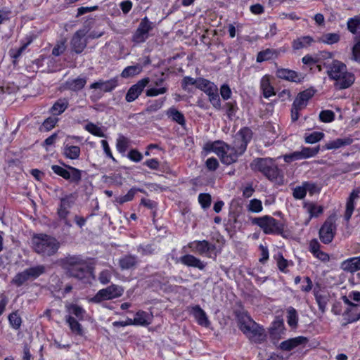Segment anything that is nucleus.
I'll return each instance as SVG.
<instances>
[{
    "label": "nucleus",
    "mask_w": 360,
    "mask_h": 360,
    "mask_svg": "<svg viewBox=\"0 0 360 360\" xmlns=\"http://www.w3.org/2000/svg\"><path fill=\"white\" fill-rule=\"evenodd\" d=\"M326 72L329 79L333 81V86L337 90L349 88L354 83L355 75L348 71L342 62L334 60L326 66Z\"/></svg>",
    "instance_id": "nucleus-1"
},
{
    "label": "nucleus",
    "mask_w": 360,
    "mask_h": 360,
    "mask_svg": "<svg viewBox=\"0 0 360 360\" xmlns=\"http://www.w3.org/2000/svg\"><path fill=\"white\" fill-rule=\"evenodd\" d=\"M239 329L252 342L261 344L266 341L264 329L257 324L245 310L236 311Z\"/></svg>",
    "instance_id": "nucleus-2"
},
{
    "label": "nucleus",
    "mask_w": 360,
    "mask_h": 360,
    "mask_svg": "<svg viewBox=\"0 0 360 360\" xmlns=\"http://www.w3.org/2000/svg\"><path fill=\"white\" fill-rule=\"evenodd\" d=\"M34 251L42 257L56 255L60 246L59 241L53 236L40 233L34 235L32 238Z\"/></svg>",
    "instance_id": "nucleus-3"
},
{
    "label": "nucleus",
    "mask_w": 360,
    "mask_h": 360,
    "mask_svg": "<svg viewBox=\"0 0 360 360\" xmlns=\"http://www.w3.org/2000/svg\"><path fill=\"white\" fill-rule=\"evenodd\" d=\"M207 147L219 157L222 163L228 165L235 162L238 156L243 154L239 153V149L234 145L231 147L219 141L207 145Z\"/></svg>",
    "instance_id": "nucleus-4"
},
{
    "label": "nucleus",
    "mask_w": 360,
    "mask_h": 360,
    "mask_svg": "<svg viewBox=\"0 0 360 360\" xmlns=\"http://www.w3.org/2000/svg\"><path fill=\"white\" fill-rule=\"evenodd\" d=\"M63 266L69 276L78 279H82L87 274V263L80 256L67 257L63 262Z\"/></svg>",
    "instance_id": "nucleus-5"
},
{
    "label": "nucleus",
    "mask_w": 360,
    "mask_h": 360,
    "mask_svg": "<svg viewBox=\"0 0 360 360\" xmlns=\"http://www.w3.org/2000/svg\"><path fill=\"white\" fill-rule=\"evenodd\" d=\"M250 167L254 171H259L263 173L268 179H276L279 172L270 158H256L250 163Z\"/></svg>",
    "instance_id": "nucleus-6"
},
{
    "label": "nucleus",
    "mask_w": 360,
    "mask_h": 360,
    "mask_svg": "<svg viewBox=\"0 0 360 360\" xmlns=\"http://www.w3.org/2000/svg\"><path fill=\"white\" fill-rule=\"evenodd\" d=\"M252 223L259 226L266 234H281L284 227L281 222L270 216L255 217Z\"/></svg>",
    "instance_id": "nucleus-7"
},
{
    "label": "nucleus",
    "mask_w": 360,
    "mask_h": 360,
    "mask_svg": "<svg viewBox=\"0 0 360 360\" xmlns=\"http://www.w3.org/2000/svg\"><path fill=\"white\" fill-rule=\"evenodd\" d=\"M124 290L122 286L112 284L105 288L98 290L90 301L94 303H99L104 300L118 298L123 295Z\"/></svg>",
    "instance_id": "nucleus-8"
},
{
    "label": "nucleus",
    "mask_w": 360,
    "mask_h": 360,
    "mask_svg": "<svg viewBox=\"0 0 360 360\" xmlns=\"http://www.w3.org/2000/svg\"><path fill=\"white\" fill-rule=\"evenodd\" d=\"M65 166L66 168L54 165L51 166V169L55 174L60 176L65 180L78 184L82 179V171L72 166Z\"/></svg>",
    "instance_id": "nucleus-9"
},
{
    "label": "nucleus",
    "mask_w": 360,
    "mask_h": 360,
    "mask_svg": "<svg viewBox=\"0 0 360 360\" xmlns=\"http://www.w3.org/2000/svg\"><path fill=\"white\" fill-rule=\"evenodd\" d=\"M153 28V24L147 17L143 18L132 36V41L135 43L144 42L149 36V32Z\"/></svg>",
    "instance_id": "nucleus-10"
},
{
    "label": "nucleus",
    "mask_w": 360,
    "mask_h": 360,
    "mask_svg": "<svg viewBox=\"0 0 360 360\" xmlns=\"http://www.w3.org/2000/svg\"><path fill=\"white\" fill-rule=\"evenodd\" d=\"M188 248L192 252L207 257H212V253L216 249L215 245L209 243L206 240L191 242L188 244Z\"/></svg>",
    "instance_id": "nucleus-11"
},
{
    "label": "nucleus",
    "mask_w": 360,
    "mask_h": 360,
    "mask_svg": "<svg viewBox=\"0 0 360 360\" xmlns=\"http://www.w3.org/2000/svg\"><path fill=\"white\" fill-rule=\"evenodd\" d=\"M86 34V29H80L75 32L70 40L71 49L77 54L81 53L87 46Z\"/></svg>",
    "instance_id": "nucleus-12"
},
{
    "label": "nucleus",
    "mask_w": 360,
    "mask_h": 360,
    "mask_svg": "<svg viewBox=\"0 0 360 360\" xmlns=\"http://www.w3.org/2000/svg\"><path fill=\"white\" fill-rule=\"evenodd\" d=\"M335 229V217H330L324 222L319 230L321 240L325 244L330 243L334 238Z\"/></svg>",
    "instance_id": "nucleus-13"
},
{
    "label": "nucleus",
    "mask_w": 360,
    "mask_h": 360,
    "mask_svg": "<svg viewBox=\"0 0 360 360\" xmlns=\"http://www.w3.org/2000/svg\"><path fill=\"white\" fill-rule=\"evenodd\" d=\"M251 139V130L248 128H243L236 134L233 144L236 148L239 149V153H243Z\"/></svg>",
    "instance_id": "nucleus-14"
},
{
    "label": "nucleus",
    "mask_w": 360,
    "mask_h": 360,
    "mask_svg": "<svg viewBox=\"0 0 360 360\" xmlns=\"http://www.w3.org/2000/svg\"><path fill=\"white\" fill-rule=\"evenodd\" d=\"M148 77H145L138 81L132 85L127 92L125 99L128 103L134 101L143 92L145 87L149 84Z\"/></svg>",
    "instance_id": "nucleus-15"
},
{
    "label": "nucleus",
    "mask_w": 360,
    "mask_h": 360,
    "mask_svg": "<svg viewBox=\"0 0 360 360\" xmlns=\"http://www.w3.org/2000/svg\"><path fill=\"white\" fill-rule=\"evenodd\" d=\"M319 146L314 148L303 147L300 151H295L292 154L285 156V162H289L293 160H302L314 157L319 152Z\"/></svg>",
    "instance_id": "nucleus-16"
},
{
    "label": "nucleus",
    "mask_w": 360,
    "mask_h": 360,
    "mask_svg": "<svg viewBox=\"0 0 360 360\" xmlns=\"http://www.w3.org/2000/svg\"><path fill=\"white\" fill-rule=\"evenodd\" d=\"M75 200L76 196L72 193L66 195L60 198V202L57 210L59 218L68 217L70 213L69 210L74 205Z\"/></svg>",
    "instance_id": "nucleus-17"
},
{
    "label": "nucleus",
    "mask_w": 360,
    "mask_h": 360,
    "mask_svg": "<svg viewBox=\"0 0 360 360\" xmlns=\"http://www.w3.org/2000/svg\"><path fill=\"white\" fill-rule=\"evenodd\" d=\"M343 302L349 306L345 315L347 316L345 318L349 323L354 322L360 319V305L353 304L351 302L347 296L342 297Z\"/></svg>",
    "instance_id": "nucleus-18"
},
{
    "label": "nucleus",
    "mask_w": 360,
    "mask_h": 360,
    "mask_svg": "<svg viewBox=\"0 0 360 360\" xmlns=\"http://www.w3.org/2000/svg\"><path fill=\"white\" fill-rule=\"evenodd\" d=\"M118 85V79L117 77L112 78L109 80L100 79L90 85V88L93 89H99L103 92H110L115 89Z\"/></svg>",
    "instance_id": "nucleus-19"
},
{
    "label": "nucleus",
    "mask_w": 360,
    "mask_h": 360,
    "mask_svg": "<svg viewBox=\"0 0 360 360\" xmlns=\"http://www.w3.org/2000/svg\"><path fill=\"white\" fill-rule=\"evenodd\" d=\"M359 198H360V188H357L351 192L347 200L345 213V219L346 221H348L350 219L355 207V200Z\"/></svg>",
    "instance_id": "nucleus-20"
},
{
    "label": "nucleus",
    "mask_w": 360,
    "mask_h": 360,
    "mask_svg": "<svg viewBox=\"0 0 360 360\" xmlns=\"http://www.w3.org/2000/svg\"><path fill=\"white\" fill-rule=\"evenodd\" d=\"M181 264L188 267L197 268L199 270H204L206 263L193 255H185L179 258Z\"/></svg>",
    "instance_id": "nucleus-21"
},
{
    "label": "nucleus",
    "mask_w": 360,
    "mask_h": 360,
    "mask_svg": "<svg viewBox=\"0 0 360 360\" xmlns=\"http://www.w3.org/2000/svg\"><path fill=\"white\" fill-rule=\"evenodd\" d=\"M307 342V339L303 336H299L288 339L280 344V349L283 351H291L297 346Z\"/></svg>",
    "instance_id": "nucleus-22"
},
{
    "label": "nucleus",
    "mask_w": 360,
    "mask_h": 360,
    "mask_svg": "<svg viewBox=\"0 0 360 360\" xmlns=\"http://www.w3.org/2000/svg\"><path fill=\"white\" fill-rule=\"evenodd\" d=\"M340 266L342 270L349 273H354L360 270V256L343 261Z\"/></svg>",
    "instance_id": "nucleus-23"
},
{
    "label": "nucleus",
    "mask_w": 360,
    "mask_h": 360,
    "mask_svg": "<svg viewBox=\"0 0 360 360\" xmlns=\"http://www.w3.org/2000/svg\"><path fill=\"white\" fill-rule=\"evenodd\" d=\"M191 313L193 314L198 324L203 326H209L210 321L206 313L199 305L192 307Z\"/></svg>",
    "instance_id": "nucleus-24"
},
{
    "label": "nucleus",
    "mask_w": 360,
    "mask_h": 360,
    "mask_svg": "<svg viewBox=\"0 0 360 360\" xmlns=\"http://www.w3.org/2000/svg\"><path fill=\"white\" fill-rule=\"evenodd\" d=\"M353 139L350 136L345 137L342 139H337L335 140L330 141L323 146L326 150L338 149L352 144Z\"/></svg>",
    "instance_id": "nucleus-25"
},
{
    "label": "nucleus",
    "mask_w": 360,
    "mask_h": 360,
    "mask_svg": "<svg viewBox=\"0 0 360 360\" xmlns=\"http://www.w3.org/2000/svg\"><path fill=\"white\" fill-rule=\"evenodd\" d=\"M314 96L311 90L307 89L300 93L295 98L292 105L296 108L303 109L307 104L308 101Z\"/></svg>",
    "instance_id": "nucleus-26"
},
{
    "label": "nucleus",
    "mask_w": 360,
    "mask_h": 360,
    "mask_svg": "<svg viewBox=\"0 0 360 360\" xmlns=\"http://www.w3.org/2000/svg\"><path fill=\"white\" fill-rule=\"evenodd\" d=\"M276 75L279 78L295 82H300L302 79V77L297 72L288 69L278 70L276 72Z\"/></svg>",
    "instance_id": "nucleus-27"
},
{
    "label": "nucleus",
    "mask_w": 360,
    "mask_h": 360,
    "mask_svg": "<svg viewBox=\"0 0 360 360\" xmlns=\"http://www.w3.org/2000/svg\"><path fill=\"white\" fill-rule=\"evenodd\" d=\"M260 89L266 98L276 94L274 88L271 84V77L269 75H266L262 77L260 81Z\"/></svg>",
    "instance_id": "nucleus-28"
},
{
    "label": "nucleus",
    "mask_w": 360,
    "mask_h": 360,
    "mask_svg": "<svg viewBox=\"0 0 360 360\" xmlns=\"http://www.w3.org/2000/svg\"><path fill=\"white\" fill-rule=\"evenodd\" d=\"M137 264V257L131 255H126L119 259V265L122 270L134 268Z\"/></svg>",
    "instance_id": "nucleus-29"
},
{
    "label": "nucleus",
    "mask_w": 360,
    "mask_h": 360,
    "mask_svg": "<svg viewBox=\"0 0 360 360\" xmlns=\"http://www.w3.org/2000/svg\"><path fill=\"white\" fill-rule=\"evenodd\" d=\"M81 153V150L79 146H72L69 143L65 144L63 147V155L70 160H77Z\"/></svg>",
    "instance_id": "nucleus-30"
},
{
    "label": "nucleus",
    "mask_w": 360,
    "mask_h": 360,
    "mask_svg": "<svg viewBox=\"0 0 360 360\" xmlns=\"http://www.w3.org/2000/svg\"><path fill=\"white\" fill-rule=\"evenodd\" d=\"M314 40L310 36H304L293 40L292 46L295 50H300L309 46Z\"/></svg>",
    "instance_id": "nucleus-31"
},
{
    "label": "nucleus",
    "mask_w": 360,
    "mask_h": 360,
    "mask_svg": "<svg viewBox=\"0 0 360 360\" xmlns=\"http://www.w3.org/2000/svg\"><path fill=\"white\" fill-rule=\"evenodd\" d=\"M316 301L319 305V310L324 313L326 309L328 302L329 301V295L326 292L316 291L314 292Z\"/></svg>",
    "instance_id": "nucleus-32"
},
{
    "label": "nucleus",
    "mask_w": 360,
    "mask_h": 360,
    "mask_svg": "<svg viewBox=\"0 0 360 360\" xmlns=\"http://www.w3.org/2000/svg\"><path fill=\"white\" fill-rule=\"evenodd\" d=\"M134 321L136 325L148 326L151 323L152 316L144 311H139L135 314Z\"/></svg>",
    "instance_id": "nucleus-33"
},
{
    "label": "nucleus",
    "mask_w": 360,
    "mask_h": 360,
    "mask_svg": "<svg viewBox=\"0 0 360 360\" xmlns=\"http://www.w3.org/2000/svg\"><path fill=\"white\" fill-rule=\"evenodd\" d=\"M86 83V78L77 77L74 79L68 80L66 82V86L68 89L77 91L82 89L85 86Z\"/></svg>",
    "instance_id": "nucleus-34"
},
{
    "label": "nucleus",
    "mask_w": 360,
    "mask_h": 360,
    "mask_svg": "<svg viewBox=\"0 0 360 360\" xmlns=\"http://www.w3.org/2000/svg\"><path fill=\"white\" fill-rule=\"evenodd\" d=\"M25 270L30 279H35L45 273L46 267L44 265H37Z\"/></svg>",
    "instance_id": "nucleus-35"
},
{
    "label": "nucleus",
    "mask_w": 360,
    "mask_h": 360,
    "mask_svg": "<svg viewBox=\"0 0 360 360\" xmlns=\"http://www.w3.org/2000/svg\"><path fill=\"white\" fill-rule=\"evenodd\" d=\"M68 104V101L65 98L58 100L51 108L52 113L54 115H60L67 109Z\"/></svg>",
    "instance_id": "nucleus-36"
},
{
    "label": "nucleus",
    "mask_w": 360,
    "mask_h": 360,
    "mask_svg": "<svg viewBox=\"0 0 360 360\" xmlns=\"http://www.w3.org/2000/svg\"><path fill=\"white\" fill-rule=\"evenodd\" d=\"M65 320L72 333L76 335H82L83 330L82 325L75 318L71 316H68Z\"/></svg>",
    "instance_id": "nucleus-37"
},
{
    "label": "nucleus",
    "mask_w": 360,
    "mask_h": 360,
    "mask_svg": "<svg viewBox=\"0 0 360 360\" xmlns=\"http://www.w3.org/2000/svg\"><path fill=\"white\" fill-rule=\"evenodd\" d=\"M217 88V86L213 82L204 78H200L198 89L203 91L207 95L212 93Z\"/></svg>",
    "instance_id": "nucleus-38"
},
{
    "label": "nucleus",
    "mask_w": 360,
    "mask_h": 360,
    "mask_svg": "<svg viewBox=\"0 0 360 360\" xmlns=\"http://www.w3.org/2000/svg\"><path fill=\"white\" fill-rule=\"evenodd\" d=\"M167 115L169 117H170L173 121L177 122L179 124L183 126L185 124V118L184 115L174 108H169Z\"/></svg>",
    "instance_id": "nucleus-39"
},
{
    "label": "nucleus",
    "mask_w": 360,
    "mask_h": 360,
    "mask_svg": "<svg viewBox=\"0 0 360 360\" xmlns=\"http://www.w3.org/2000/svg\"><path fill=\"white\" fill-rule=\"evenodd\" d=\"M340 39L338 33H325L321 35L319 41L326 44H333L338 42Z\"/></svg>",
    "instance_id": "nucleus-40"
},
{
    "label": "nucleus",
    "mask_w": 360,
    "mask_h": 360,
    "mask_svg": "<svg viewBox=\"0 0 360 360\" xmlns=\"http://www.w3.org/2000/svg\"><path fill=\"white\" fill-rule=\"evenodd\" d=\"M287 322L292 328H295L297 326L298 316L297 311L292 307H290L287 309Z\"/></svg>",
    "instance_id": "nucleus-41"
},
{
    "label": "nucleus",
    "mask_w": 360,
    "mask_h": 360,
    "mask_svg": "<svg viewBox=\"0 0 360 360\" xmlns=\"http://www.w3.org/2000/svg\"><path fill=\"white\" fill-rule=\"evenodd\" d=\"M304 208L310 214V217H318L323 212V207L321 206L316 205L312 202L305 204Z\"/></svg>",
    "instance_id": "nucleus-42"
},
{
    "label": "nucleus",
    "mask_w": 360,
    "mask_h": 360,
    "mask_svg": "<svg viewBox=\"0 0 360 360\" xmlns=\"http://www.w3.org/2000/svg\"><path fill=\"white\" fill-rule=\"evenodd\" d=\"M67 308L70 313L74 314L79 320L84 319L86 311L82 307L75 304H71L68 305Z\"/></svg>",
    "instance_id": "nucleus-43"
},
{
    "label": "nucleus",
    "mask_w": 360,
    "mask_h": 360,
    "mask_svg": "<svg viewBox=\"0 0 360 360\" xmlns=\"http://www.w3.org/2000/svg\"><path fill=\"white\" fill-rule=\"evenodd\" d=\"M141 71L140 65H131L125 68L121 73V76L124 78L132 77L139 74Z\"/></svg>",
    "instance_id": "nucleus-44"
},
{
    "label": "nucleus",
    "mask_w": 360,
    "mask_h": 360,
    "mask_svg": "<svg viewBox=\"0 0 360 360\" xmlns=\"http://www.w3.org/2000/svg\"><path fill=\"white\" fill-rule=\"evenodd\" d=\"M129 140L123 135H120L117 139L116 147L120 153H124L129 146Z\"/></svg>",
    "instance_id": "nucleus-45"
},
{
    "label": "nucleus",
    "mask_w": 360,
    "mask_h": 360,
    "mask_svg": "<svg viewBox=\"0 0 360 360\" xmlns=\"http://www.w3.org/2000/svg\"><path fill=\"white\" fill-rule=\"evenodd\" d=\"M84 129L91 134L98 137H105V134L101 127L92 122L85 125Z\"/></svg>",
    "instance_id": "nucleus-46"
},
{
    "label": "nucleus",
    "mask_w": 360,
    "mask_h": 360,
    "mask_svg": "<svg viewBox=\"0 0 360 360\" xmlns=\"http://www.w3.org/2000/svg\"><path fill=\"white\" fill-rule=\"evenodd\" d=\"M28 280H30V278L25 270H24L22 272L18 273L12 279L11 283L17 287H20Z\"/></svg>",
    "instance_id": "nucleus-47"
},
{
    "label": "nucleus",
    "mask_w": 360,
    "mask_h": 360,
    "mask_svg": "<svg viewBox=\"0 0 360 360\" xmlns=\"http://www.w3.org/2000/svg\"><path fill=\"white\" fill-rule=\"evenodd\" d=\"M137 191H142V190L137 189L135 188H131L126 195H121L117 198V202H118L119 204H123L126 202L131 201L134 198Z\"/></svg>",
    "instance_id": "nucleus-48"
},
{
    "label": "nucleus",
    "mask_w": 360,
    "mask_h": 360,
    "mask_svg": "<svg viewBox=\"0 0 360 360\" xmlns=\"http://www.w3.org/2000/svg\"><path fill=\"white\" fill-rule=\"evenodd\" d=\"M360 27V15L349 18L347 21V29L353 34L357 32Z\"/></svg>",
    "instance_id": "nucleus-49"
},
{
    "label": "nucleus",
    "mask_w": 360,
    "mask_h": 360,
    "mask_svg": "<svg viewBox=\"0 0 360 360\" xmlns=\"http://www.w3.org/2000/svg\"><path fill=\"white\" fill-rule=\"evenodd\" d=\"M209 101L216 109L219 110L221 108V101L218 94V88L213 91L212 93L207 95Z\"/></svg>",
    "instance_id": "nucleus-50"
},
{
    "label": "nucleus",
    "mask_w": 360,
    "mask_h": 360,
    "mask_svg": "<svg viewBox=\"0 0 360 360\" xmlns=\"http://www.w3.org/2000/svg\"><path fill=\"white\" fill-rule=\"evenodd\" d=\"M324 137V134L320 131H314L309 135H307L304 138L305 142L307 143H315Z\"/></svg>",
    "instance_id": "nucleus-51"
},
{
    "label": "nucleus",
    "mask_w": 360,
    "mask_h": 360,
    "mask_svg": "<svg viewBox=\"0 0 360 360\" xmlns=\"http://www.w3.org/2000/svg\"><path fill=\"white\" fill-rule=\"evenodd\" d=\"M248 210L252 212H260L262 210V201L258 199H252L250 201Z\"/></svg>",
    "instance_id": "nucleus-52"
},
{
    "label": "nucleus",
    "mask_w": 360,
    "mask_h": 360,
    "mask_svg": "<svg viewBox=\"0 0 360 360\" xmlns=\"http://www.w3.org/2000/svg\"><path fill=\"white\" fill-rule=\"evenodd\" d=\"M273 56L274 51L267 49L258 53L257 56V62L262 63L263 61L270 60L272 58Z\"/></svg>",
    "instance_id": "nucleus-53"
},
{
    "label": "nucleus",
    "mask_w": 360,
    "mask_h": 360,
    "mask_svg": "<svg viewBox=\"0 0 360 360\" xmlns=\"http://www.w3.org/2000/svg\"><path fill=\"white\" fill-rule=\"evenodd\" d=\"M167 90H168V88L166 86H162V87H160L158 89L154 88V87L150 88L146 90V96H148V97L157 96L158 95L164 94L167 93Z\"/></svg>",
    "instance_id": "nucleus-54"
},
{
    "label": "nucleus",
    "mask_w": 360,
    "mask_h": 360,
    "mask_svg": "<svg viewBox=\"0 0 360 360\" xmlns=\"http://www.w3.org/2000/svg\"><path fill=\"white\" fill-rule=\"evenodd\" d=\"M8 320L11 326L15 329H18L22 323L20 316L16 313L13 312L8 316Z\"/></svg>",
    "instance_id": "nucleus-55"
},
{
    "label": "nucleus",
    "mask_w": 360,
    "mask_h": 360,
    "mask_svg": "<svg viewBox=\"0 0 360 360\" xmlns=\"http://www.w3.org/2000/svg\"><path fill=\"white\" fill-rule=\"evenodd\" d=\"M164 99H158L153 101L146 109L148 113L156 112L160 109L164 103Z\"/></svg>",
    "instance_id": "nucleus-56"
},
{
    "label": "nucleus",
    "mask_w": 360,
    "mask_h": 360,
    "mask_svg": "<svg viewBox=\"0 0 360 360\" xmlns=\"http://www.w3.org/2000/svg\"><path fill=\"white\" fill-rule=\"evenodd\" d=\"M198 201L202 207L206 209L210 206L211 196L207 193H200L198 196Z\"/></svg>",
    "instance_id": "nucleus-57"
},
{
    "label": "nucleus",
    "mask_w": 360,
    "mask_h": 360,
    "mask_svg": "<svg viewBox=\"0 0 360 360\" xmlns=\"http://www.w3.org/2000/svg\"><path fill=\"white\" fill-rule=\"evenodd\" d=\"M320 120L323 122H330L335 118V114L331 110H323L319 114Z\"/></svg>",
    "instance_id": "nucleus-58"
},
{
    "label": "nucleus",
    "mask_w": 360,
    "mask_h": 360,
    "mask_svg": "<svg viewBox=\"0 0 360 360\" xmlns=\"http://www.w3.org/2000/svg\"><path fill=\"white\" fill-rule=\"evenodd\" d=\"M199 82H200V78L194 79L191 77H184L182 80V88L184 90H186L187 86L188 85H195L198 88Z\"/></svg>",
    "instance_id": "nucleus-59"
},
{
    "label": "nucleus",
    "mask_w": 360,
    "mask_h": 360,
    "mask_svg": "<svg viewBox=\"0 0 360 360\" xmlns=\"http://www.w3.org/2000/svg\"><path fill=\"white\" fill-rule=\"evenodd\" d=\"M352 58L356 61H360V35L356 37V44L352 49Z\"/></svg>",
    "instance_id": "nucleus-60"
},
{
    "label": "nucleus",
    "mask_w": 360,
    "mask_h": 360,
    "mask_svg": "<svg viewBox=\"0 0 360 360\" xmlns=\"http://www.w3.org/2000/svg\"><path fill=\"white\" fill-rule=\"evenodd\" d=\"M66 49L65 42L60 41L56 44L52 50V54L55 56L61 55Z\"/></svg>",
    "instance_id": "nucleus-61"
},
{
    "label": "nucleus",
    "mask_w": 360,
    "mask_h": 360,
    "mask_svg": "<svg viewBox=\"0 0 360 360\" xmlns=\"http://www.w3.org/2000/svg\"><path fill=\"white\" fill-rule=\"evenodd\" d=\"M57 121L58 119L56 117H49L43 122L41 127L45 131H49L55 127Z\"/></svg>",
    "instance_id": "nucleus-62"
},
{
    "label": "nucleus",
    "mask_w": 360,
    "mask_h": 360,
    "mask_svg": "<svg viewBox=\"0 0 360 360\" xmlns=\"http://www.w3.org/2000/svg\"><path fill=\"white\" fill-rule=\"evenodd\" d=\"M111 278V273L108 270L102 271L98 276V280L101 283L105 285L110 283Z\"/></svg>",
    "instance_id": "nucleus-63"
},
{
    "label": "nucleus",
    "mask_w": 360,
    "mask_h": 360,
    "mask_svg": "<svg viewBox=\"0 0 360 360\" xmlns=\"http://www.w3.org/2000/svg\"><path fill=\"white\" fill-rule=\"evenodd\" d=\"M138 252H140L142 255H151L154 252V249L153 248L151 245H140L138 249Z\"/></svg>",
    "instance_id": "nucleus-64"
}]
</instances>
